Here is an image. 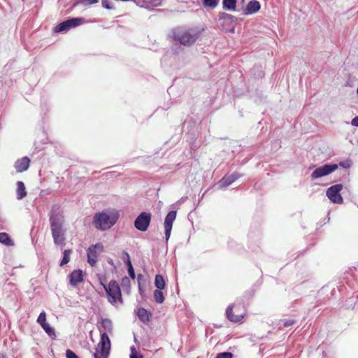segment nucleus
I'll return each instance as SVG.
<instances>
[{
    "mask_svg": "<svg viewBox=\"0 0 358 358\" xmlns=\"http://www.w3.org/2000/svg\"><path fill=\"white\" fill-rule=\"evenodd\" d=\"M50 223L54 243L57 245H65L64 218L58 207H52L50 214Z\"/></svg>",
    "mask_w": 358,
    "mask_h": 358,
    "instance_id": "f257e3e1",
    "label": "nucleus"
},
{
    "mask_svg": "<svg viewBox=\"0 0 358 358\" xmlns=\"http://www.w3.org/2000/svg\"><path fill=\"white\" fill-rule=\"evenodd\" d=\"M173 34L175 41L183 45L190 46L198 39L200 32L196 29L177 28Z\"/></svg>",
    "mask_w": 358,
    "mask_h": 358,
    "instance_id": "f03ea898",
    "label": "nucleus"
},
{
    "mask_svg": "<svg viewBox=\"0 0 358 358\" xmlns=\"http://www.w3.org/2000/svg\"><path fill=\"white\" fill-rule=\"evenodd\" d=\"M117 219L105 212L97 213L94 215L93 224L101 231L110 229L116 222Z\"/></svg>",
    "mask_w": 358,
    "mask_h": 358,
    "instance_id": "7ed1b4c3",
    "label": "nucleus"
},
{
    "mask_svg": "<svg viewBox=\"0 0 358 358\" xmlns=\"http://www.w3.org/2000/svg\"><path fill=\"white\" fill-rule=\"evenodd\" d=\"M101 284L108 296L109 302L115 303L117 301H119L122 303L120 287L115 280H111L108 285H106L102 280H101Z\"/></svg>",
    "mask_w": 358,
    "mask_h": 358,
    "instance_id": "20e7f679",
    "label": "nucleus"
},
{
    "mask_svg": "<svg viewBox=\"0 0 358 358\" xmlns=\"http://www.w3.org/2000/svg\"><path fill=\"white\" fill-rule=\"evenodd\" d=\"M98 348H100V355L101 357L98 355V348L96 349V352L94 353L93 356L94 358H107L110 350V341L106 332L101 333V340L98 344Z\"/></svg>",
    "mask_w": 358,
    "mask_h": 358,
    "instance_id": "39448f33",
    "label": "nucleus"
},
{
    "mask_svg": "<svg viewBox=\"0 0 358 358\" xmlns=\"http://www.w3.org/2000/svg\"><path fill=\"white\" fill-rule=\"evenodd\" d=\"M85 21L83 17H73L63 21L55 27V32L66 31L71 28L76 27Z\"/></svg>",
    "mask_w": 358,
    "mask_h": 358,
    "instance_id": "423d86ee",
    "label": "nucleus"
},
{
    "mask_svg": "<svg viewBox=\"0 0 358 358\" xmlns=\"http://www.w3.org/2000/svg\"><path fill=\"white\" fill-rule=\"evenodd\" d=\"M343 187L342 184H336L327 189L326 195L331 202L339 204L343 203V199L340 194Z\"/></svg>",
    "mask_w": 358,
    "mask_h": 358,
    "instance_id": "0eeeda50",
    "label": "nucleus"
},
{
    "mask_svg": "<svg viewBox=\"0 0 358 358\" xmlns=\"http://www.w3.org/2000/svg\"><path fill=\"white\" fill-rule=\"evenodd\" d=\"M338 167L336 164H326L320 166L314 170L311 173V178L316 179L325 176H327L332 172L335 171Z\"/></svg>",
    "mask_w": 358,
    "mask_h": 358,
    "instance_id": "6e6552de",
    "label": "nucleus"
},
{
    "mask_svg": "<svg viewBox=\"0 0 358 358\" xmlns=\"http://www.w3.org/2000/svg\"><path fill=\"white\" fill-rule=\"evenodd\" d=\"M151 221V214L147 212L140 213L134 221V227L141 231H147Z\"/></svg>",
    "mask_w": 358,
    "mask_h": 358,
    "instance_id": "1a4fd4ad",
    "label": "nucleus"
},
{
    "mask_svg": "<svg viewBox=\"0 0 358 358\" xmlns=\"http://www.w3.org/2000/svg\"><path fill=\"white\" fill-rule=\"evenodd\" d=\"M177 211L176 210H171L170 211L166 216L165 220H164V233H165V238L166 241H168V240L170 238L171 232L172 230V226L174 220L176 217Z\"/></svg>",
    "mask_w": 358,
    "mask_h": 358,
    "instance_id": "9d476101",
    "label": "nucleus"
},
{
    "mask_svg": "<svg viewBox=\"0 0 358 358\" xmlns=\"http://www.w3.org/2000/svg\"><path fill=\"white\" fill-rule=\"evenodd\" d=\"M241 177V174L234 172L231 175L224 176L218 182L220 188H225L232 184L235 180Z\"/></svg>",
    "mask_w": 358,
    "mask_h": 358,
    "instance_id": "9b49d317",
    "label": "nucleus"
},
{
    "mask_svg": "<svg viewBox=\"0 0 358 358\" xmlns=\"http://www.w3.org/2000/svg\"><path fill=\"white\" fill-rule=\"evenodd\" d=\"M70 285L73 287H76L79 283L83 281V274L80 269L74 270L69 275Z\"/></svg>",
    "mask_w": 358,
    "mask_h": 358,
    "instance_id": "f8f14e48",
    "label": "nucleus"
},
{
    "mask_svg": "<svg viewBox=\"0 0 358 358\" xmlns=\"http://www.w3.org/2000/svg\"><path fill=\"white\" fill-rule=\"evenodd\" d=\"M261 8L260 3L257 0H251L243 10L246 15L253 14L258 12Z\"/></svg>",
    "mask_w": 358,
    "mask_h": 358,
    "instance_id": "ddd939ff",
    "label": "nucleus"
},
{
    "mask_svg": "<svg viewBox=\"0 0 358 358\" xmlns=\"http://www.w3.org/2000/svg\"><path fill=\"white\" fill-rule=\"evenodd\" d=\"M30 160L27 157H24L16 161L15 168L17 172L21 173L26 171L29 166Z\"/></svg>",
    "mask_w": 358,
    "mask_h": 358,
    "instance_id": "4468645a",
    "label": "nucleus"
},
{
    "mask_svg": "<svg viewBox=\"0 0 358 358\" xmlns=\"http://www.w3.org/2000/svg\"><path fill=\"white\" fill-rule=\"evenodd\" d=\"M87 262L91 266H95L97 262V257L99 253H96L94 250H91L90 248H87Z\"/></svg>",
    "mask_w": 358,
    "mask_h": 358,
    "instance_id": "2eb2a0df",
    "label": "nucleus"
},
{
    "mask_svg": "<svg viewBox=\"0 0 358 358\" xmlns=\"http://www.w3.org/2000/svg\"><path fill=\"white\" fill-rule=\"evenodd\" d=\"M232 308L233 306H230L227 308L226 310V315L231 322H238L243 319V315H235L233 314Z\"/></svg>",
    "mask_w": 358,
    "mask_h": 358,
    "instance_id": "dca6fc26",
    "label": "nucleus"
},
{
    "mask_svg": "<svg viewBox=\"0 0 358 358\" xmlns=\"http://www.w3.org/2000/svg\"><path fill=\"white\" fill-rule=\"evenodd\" d=\"M27 196V191L23 182H17V199L18 200L22 199Z\"/></svg>",
    "mask_w": 358,
    "mask_h": 358,
    "instance_id": "f3484780",
    "label": "nucleus"
},
{
    "mask_svg": "<svg viewBox=\"0 0 358 358\" xmlns=\"http://www.w3.org/2000/svg\"><path fill=\"white\" fill-rule=\"evenodd\" d=\"M137 315L141 321L147 322L150 320L151 314L146 309L140 308L138 310Z\"/></svg>",
    "mask_w": 358,
    "mask_h": 358,
    "instance_id": "a211bd4d",
    "label": "nucleus"
},
{
    "mask_svg": "<svg viewBox=\"0 0 358 358\" xmlns=\"http://www.w3.org/2000/svg\"><path fill=\"white\" fill-rule=\"evenodd\" d=\"M236 0H223L222 8L226 10H236Z\"/></svg>",
    "mask_w": 358,
    "mask_h": 358,
    "instance_id": "6ab92c4d",
    "label": "nucleus"
},
{
    "mask_svg": "<svg viewBox=\"0 0 358 358\" xmlns=\"http://www.w3.org/2000/svg\"><path fill=\"white\" fill-rule=\"evenodd\" d=\"M0 243H3L6 246H12L14 245L13 241L7 233H0Z\"/></svg>",
    "mask_w": 358,
    "mask_h": 358,
    "instance_id": "aec40b11",
    "label": "nucleus"
},
{
    "mask_svg": "<svg viewBox=\"0 0 358 358\" xmlns=\"http://www.w3.org/2000/svg\"><path fill=\"white\" fill-rule=\"evenodd\" d=\"M155 285L157 289H164L165 288L166 283L162 275L157 274L155 275Z\"/></svg>",
    "mask_w": 358,
    "mask_h": 358,
    "instance_id": "412c9836",
    "label": "nucleus"
},
{
    "mask_svg": "<svg viewBox=\"0 0 358 358\" xmlns=\"http://www.w3.org/2000/svg\"><path fill=\"white\" fill-rule=\"evenodd\" d=\"M124 254L127 256V261L126 262V264L127 265L129 275L131 278L135 279V278H136L135 272H134V269L133 268L132 264L131 262V260L129 259V254L126 252H124Z\"/></svg>",
    "mask_w": 358,
    "mask_h": 358,
    "instance_id": "4be33fe9",
    "label": "nucleus"
},
{
    "mask_svg": "<svg viewBox=\"0 0 358 358\" xmlns=\"http://www.w3.org/2000/svg\"><path fill=\"white\" fill-rule=\"evenodd\" d=\"M41 327L49 336L53 338L56 337L54 328L50 327V325L48 322L45 324H42Z\"/></svg>",
    "mask_w": 358,
    "mask_h": 358,
    "instance_id": "5701e85b",
    "label": "nucleus"
},
{
    "mask_svg": "<svg viewBox=\"0 0 358 358\" xmlns=\"http://www.w3.org/2000/svg\"><path fill=\"white\" fill-rule=\"evenodd\" d=\"M162 290V289H155L154 291V299L155 301L158 303H162L164 301V296Z\"/></svg>",
    "mask_w": 358,
    "mask_h": 358,
    "instance_id": "b1692460",
    "label": "nucleus"
},
{
    "mask_svg": "<svg viewBox=\"0 0 358 358\" xmlns=\"http://www.w3.org/2000/svg\"><path fill=\"white\" fill-rule=\"evenodd\" d=\"M101 327L104 329V330L107 331L109 333L112 332L113 330V324L110 319L105 318L102 320Z\"/></svg>",
    "mask_w": 358,
    "mask_h": 358,
    "instance_id": "393cba45",
    "label": "nucleus"
},
{
    "mask_svg": "<svg viewBox=\"0 0 358 358\" xmlns=\"http://www.w3.org/2000/svg\"><path fill=\"white\" fill-rule=\"evenodd\" d=\"M72 253V250L69 249V250H65L63 252V258L60 262V264L59 266H63L64 265L66 264L67 263L69 262L70 261V255Z\"/></svg>",
    "mask_w": 358,
    "mask_h": 358,
    "instance_id": "a878e982",
    "label": "nucleus"
},
{
    "mask_svg": "<svg viewBox=\"0 0 358 358\" xmlns=\"http://www.w3.org/2000/svg\"><path fill=\"white\" fill-rule=\"evenodd\" d=\"M219 20H229L231 22H236V21L237 20V17L231 14L222 12L220 13L219 14Z\"/></svg>",
    "mask_w": 358,
    "mask_h": 358,
    "instance_id": "bb28decb",
    "label": "nucleus"
},
{
    "mask_svg": "<svg viewBox=\"0 0 358 358\" xmlns=\"http://www.w3.org/2000/svg\"><path fill=\"white\" fill-rule=\"evenodd\" d=\"M220 0H202L204 7L215 8L219 3Z\"/></svg>",
    "mask_w": 358,
    "mask_h": 358,
    "instance_id": "cd10ccee",
    "label": "nucleus"
},
{
    "mask_svg": "<svg viewBox=\"0 0 358 358\" xmlns=\"http://www.w3.org/2000/svg\"><path fill=\"white\" fill-rule=\"evenodd\" d=\"M99 2V0H76L74 3L73 6H76L78 4H82L83 6H90L94 3H96Z\"/></svg>",
    "mask_w": 358,
    "mask_h": 358,
    "instance_id": "c85d7f7f",
    "label": "nucleus"
},
{
    "mask_svg": "<svg viewBox=\"0 0 358 358\" xmlns=\"http://www.w3.org/2000/svg\"><path fill=\"white\" fill-rule=\"evenodd\" d=\"M88 248H90L91 250H92L96 251V252L99 254L103 251V245L101 243L92 245Z\"/></svg>",
    "mask_w": 358,
    "mask_h": 358,
    "instance_id": "c756f323",
    "label": "nucleus"
},
{
    "mask_svg": "<svg viewBox=\"0 0 358 358\" xmlns=\"http://www.w3.org/2000/svg\"><path fill=\"white\" fill-rule=\"evenodd\" d=\"M37 322L41 324V326L42 325V324L47 323L46 314L44 311L40 313L39 316L38 317Z\"/></svg>",
    "mask_w": 358,
    "mask_h": 358,
    "instance_id": "7c9ffc66",
    "label": "nucleus"
},
{
    "mask_svg": "<svg viewBox=\"0 0 358 358\" xmlns=\"http://www.w3.org/2000/svg\"><path fill=\"white\" fill-rule=\"evenodd\" d=\"M162 0H143L144 3L146 5H150L152 6H157L161 4Z\"/></svg>",
    "mask_w": 358,
    "mask_h": 358,
    "instance_id": "2f4dec72",
    "label": "nucleus"
},
{
    "mask_svg": "<svg viewBox=\"0 0 358 358\" xmlns=\"http://www.w3.org/2000/svg\"><path fill=\"white\" fill-rule=\"evenodd\" d=\"M233 354L230 352H224L218 353L216 358H232Z\"/></svg>",
    "mask_w": 358,
    "mask_h": 358,
    "instance_id": "473e14b6",
    "label": "nucleus"
},
{
    "mask_svg": "<svg viewBox=\"0 0 358 358\" xmlns=\"http://www.w3.org/2000/svg\"><path fill=\"white\" fill-rule=\"evenodd\" d=\"M102 6L104 8L110 10L113 8V6L110 0H101Z\"/></svg>",
    "mask_w": 358,
    "mask_h": 358,
    "instance_id": "72a5a7b5",
    "label": "nucleus"
},
{
    "mask_svg": "<svg viewBox=\"0 0 358 358\" xmlns=\"http://www.w3.org/2000/svg\"><path fill=\"white\" fill-rule=\"evenodd\" d=\"M339 165L345 169H348L352 165V161L350 159H347L345 161L341 162Z\"/></svg>",
    "mask_w": 358,
    "mask_h": 358,
    "instance_id": "f704fd0d",
    "label": "nucleus"
},
{
    "mask_svg": "<svg viewBox=\"0 0 358 358\" xmlns=\"http://www.w3.org/2000/svg\"><path fill=\"white\" fill-rule=\"evenodd\" d=\"M282 322L283 323V325L285 327H289L293 325L294 324H295L296 321L294 320H282Z\"/></svg>",
    "mask_w": 358,
    "mask_h": 358,
    "instance_id": "c9c22d12",
    "label": "nucleus"
},
{
    "mask_svg": "<svg viewBox=\"0 0 358 358\" xmlns=\"http://www.w3.org/2000/svg\"><path fill=\"white\" fill-rule=\"evenodd\" d=\"M66 358H78L77 355L69 349L66 351Z\"/></svg>",
    "mask_w": 358,
    "mask_h": 358,
    "instance_id": "e433bc0d",
    "label": "nucleus"
},
{
    "mask_svg": "<svg viewBox=\"0 0 358 358\" xmlns=\"http://www.w3.org/2000/svg\"><path fill=\"white\" fill-rule=\"evenodd\" d=\"M351 124L355 127H358V115L352 120Z\"/></svg>",
    "mask_w": 358,
    "mask_h": 358,
    "instance_id": "4c0bfd02",
    "label": "nucleus"
},
{
    "mask_svg": "<svg viewBox=\"0 0 358 358\" xmlns=\"http://www.w3.org/2000/svg\"><path fill=\"white\" fill-rule=\"evenodd\" d=\"M130 358H143V356L141 354L136 352L135 353H131L130 355Z\"/></svg>",
    "mask_w": 358,
    "mask_h": 358,
    "instance_id": "58836bf2",
    "label": "nucleus"
},
{
    "mask_svg": "<svg viewBox=\"0 0 358 358\" xmlns=\"http://www.w3.org/2000/svg\"><path fill=\"white\" fill-rule=\"evenodd\" d=\"M129 282H130V280H129V278H127V276H125L124 278H122V284L129 285Z\"/></svg>",
    "mask_w": 358,
    "mask_h": 358,
    "instance_id": "ea45409f",
    "label": "nucleus"
},
{
    "mask_svg": "<svg viewBox=\"0 0 358 358\" xmlns=\"http://www.w3.org/2000/svg\"><path fill=\"white\" fill-rule=\"evenodd\" d=\"M143 278V275L142 274H138V275L137 280H138V285H141V281L142 280Z\"/></svg>",
    "mask_w": 358,
    "mask_h": 358,
    "instance_id": "a19ab883",
    "label": "nucleus"
},
{
    "mask_svg": "<svg viewBox=\"0 0 358 358\" xmlns=\"http://www.w3.org/2000/svg\"><path fill=\"white\" fill-rule=\"evenodd\" d=\"M138 291H139L140 294H142L143 290L142 289L141 285H138Z\"/></svg>",
    "mask_w": 358,
    "mask_h": 358,
    "instance_id": "79ce46f5",
    "label": "nucleus"
},
{
    "mask_svg": "<svg viewBox=\"0 0 358 358\" xmlns=\"http://www.w3.org/2000/svg\"><path fill=\"white\" fill-rule=\"evenodd\" d=\"M131 353H135L136 352L135 350V348L134 346L131 347Z\"/></svg>",
    "mask_w": 358,
    "mask_h": 358,
    "instance_id": "37998d69",
    "label": "nucleus"
},
{
    "mask_svg": "<svg viewBox=\"0 0 358 358\" xmlns=\"http://www.w3.org/2000/svg\"><path fill=\"white\" fill-rule=\"evenodd\" d=\"M357 94H358V87H357Z\"/></svg>",
    "mask_w": 358,
    "mask_h": 358,
    "instance_id": "c03bdc74",
    "label": "nucleus"
},
{
    "mask_svg": "<svg viewBox=\"0 0 358 358\" xmlns=\"http://www.w3.org/2000/svg\"><path fill=\"white\" fill-rule=\"evenodd\" d=\"M245 1V0H242V2L243 3Z\"/></svg>",
    "mask_w": 358,
    "mask_h": 358,
    "instance_id": "a18cd8bd",
    "label": "nucleus"
}]
</instances>
